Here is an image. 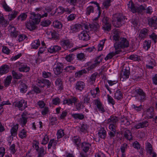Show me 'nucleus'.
Returning <instances> with one entry per match:
<instances>
[{
    "mask_svg": "<svg viewBox=\"0 0 157 157\" xmlns=\"http://www.w3.org/2000/svg\"><path fill=\"white\" fill-rule=\"evenodd\" d=\"M35 149L37 151L38 155V157H43L45 155L44 149L43 147H40L39 148L38 145H35Z\"/></svg>",
    "mask_w": 157,
    "mask_h": 157,
    "instance_id": "nucleus-22",
    "label": "nucleus"
},
{
    "mask_svg": "<svg viewBox=\"0 0 157 157\" xmlns=\"http://www.w3.org/2000/svg\"><path fill=\"white\" fill-rule=\"evenodd\" d=\"M83 103L89 104L90 102V96L88 94H86L83 97Z\"/></svg>",
    "mask_w": 157,
    "mask_h": 157,
    "instance_id": "nucleus-49",
    "label": "nucleus"
},
{
    "mask_svg": "<svg viewBox=\"0 0 157 157\" xmlns=\"http://www.w3.org/2000/svg\"><path fill=\"white\" fill-rule=\"evenodd\" d=\"M60 102V100L58 97H56L53 98L52 101V102L53 104L55 105H59Z\"/></svg>",
    "mask_w": 157,
    "mask_h": 157,
    "instance_id": "nucleus-57",
    "label": "nucleus"
},
{
    "mask_svg": "<svg viewBox=\"0 0 157 157\" xmlns=\"http://www.w3.org/2000/svg\"><path fill=\"white\" fill-rule=\"evenodd\" d=\"M151 44V40H145L144 43L143 47L146 50H147L150 48Z\"/></svg>",
    "mask_w": 157,
    "mask_h": 157,
    "instance_id": "nucleus-48",
    "label": "nucleus"
},
{
    "mask_svg": "<svg viewBox=\"0 0 157 157\" xmlns=\"http://www.w3.org/2000/svg\"><path fill=\"white\" fill-rule=\"evenodd\" d=\"M154 108L151 107H150L147 109L146 115L149 119L152 118L154 117Z\"/></svg>",
    "mask_w": 157,
    "mask_h": 157,
    "instance_id": "nucleus-32",
    "label": "nucleus"
},
{
    "mask_svg": "<svg viewBox=\"0 0 157 157\" xmlns=\"http://www.w3.org/2000/svg\"><path fill=\"white\" fill-rule=\"evenodd\" d=\"M119 121L118 118L116 116L112 115L107 120V124H109L110 123L117 124Z\"/></svg>",
    "mask_w": 157,
    "mask_h": 157,
    "instance_id": "nucleus-20",
    "label": "nucleus"
},
{
    "mask_svg": "<svg viewBox=\"0 0 157 157\" xmlns=\"http://www.w3.org/2000/svg\"><path fill=\"white\" fill-rule=\"evenodd\" d=\"M113 25L116 27L119 28L121 27L127 18L125 16L120 13H117L113 15Z\"/></svg>",
    "mask_w": 157,
    "mask_h": 157,
    "instance_id": "nucleus-2",
    "label": "nucleus"
},
{
    "mask_svg": "<svg viewBox=\"0 0 157 157\" xmlns=\"http://www.w3.org/2000/svg\"><path fill=\"white\" fill-rule=\"evenodd\" d=\"M89 26L91 30L96 32H97L98 31L100 28L99 24L97 22H94L92 24H90Z\"/></svg>",
    "mask_w": 157,
    "mask_h": 157,
    "instance_id": "nucleus-26",
    "label": "nucleus"
},
{
    "mask_svg": "<svg viewBox=\"0 0 157 157\" xmlns=\"http://www.w3.org/2000/svg\"><path fill=\"white\" fill-rule=\"evenodd\" d=\"M94 8L92 6H90L88 7L86 9V14L88 16L90 15L91 13H93L94 12Z\"/></svg>",
    "mask_w": 157,
    "mask_h": 157,
    "instance_id": "nucleus-39",
    "label": "nucleus"
},
{
    "mask_svg": "<svg viewBox=\"0 0 157 157\" xmlns=\"http://www.w3.org/2000/svg\"><path fill=\"white\" fill-rule=\"evenodd\" d=\"M75 55L73 54H69L65 57V59L68 62H71L74 58Z\"/></svg>",
    "mask_w": 157,
    "mask_h": 157,
    "instance_id": "nucleus-60",
    "label": "nucleus"
},
{
    "mask_svg": "<svg viewBox=\"0 0 157 157\" xmlns=\"http://www.w3.org/2000/svg\"><path fill=\"white\" fill-rule=\"evenodd\" d=\"M40 45V43L39 39L34 40L31 44V48L37 49Z\"/></svg>",
    "mask_w": 157,
    "mask_h": 157,
    "instance_id": "nucleus-35",
    "label": "nucleus"
},
{
    "mask_svg": "<svg viewBox=\"0 0 157 157\" xmlns=\"http://www.w3.org/2000/svg\"><path fill=\"white\" fill-rule=\"evenodd\" d=\"M52 23L51 21L49 20H44L40 22V25L44 27H48Z\"/></svg>",
    "mask_w": 157,
    "mask_h": 157,
    "instance_id": "nucleus-40",
    "label": "nucleus"
},
{
    "mask_svg": "<svg viewBox=\"0 0 157 157\" xmlns=\"http://www.w3.org/2000/svg\"><path fill=\"white\" fill-rule=\"evenodd\" d=\"M109 124V129L112 131L116 132V128L117 124L110 123Z\"/></svg>",
    "mask_w": 157,
    "mask_h": 157,
    "instance_id": "nucleus-62",
    "label": "nucleus"
},
{
    "mask_svg": "<svg viewBox=\"0 0 157 157\" xmlns=\"http://www.w3.org/2000/svg\"><path fill=\"white\" fill-rule=\"evenodd\" d=\"M98 135L99 138L105 139L106 137V132L104 128H101L99 130Z\"/></svg>",
    "mask_w": 157,
    "mask_h": 157,
    "instance_id": "nucleus-25",
    "label": "nucleus"
},
{
    "mask_svg": "<svg viewBox=\"0 0 157 157\" xmlns=\"http://www.w3.org/2000/svg\"><path fill=\"white\" fill-rule=\"evenodd\" d=\"M72 140L75 146L77 147V149H80V145L81 144L80 138L77 136H75L73 137Z\"/></svg>",
    "mask_w": 157,
    "mask_h": 157,
    "instance_id": "nucleus-14",
    "label": "nucleus"
},
{
    "mask_svg": "<svg viewBox=\"0 0 157 157\" xmlns=\"http://www.w3.org/2000/svg\"><path fill=\"white\" fill-rule=\"evenodd\" d=\"M7 21L5 19L4 17L2 16L0 17V24L3 26L6 27L8 25Z\"/></svg>",
    "mask_w": 157,
    "mask_h": 157,
    "instance_id": "nucleus-53",
    "label": "nucleus"
},
{
    "mask_svg": "<svg viewBox=\"0 0 157 157\" xmlns=\"http://www.w3.org/2000/svg\"><path fill=\"white\" fill-rule=\"evenodd\" d=\"M53 26L56 28L60 29L62 27V23L57 20L54 21L53 23Z\"/></svg>",
    "mask_w": 157,
    "mask_h": 157,
    "instance_id": "nucleus-41",
    "label": "nucleus"
},
{
    "mask_svg": "<svg viewBox=\"0 0 157 157\" xmlns=\"http://www.w3.org/2000/svg\"><path fill=\"white\" fill-rule=\"evenodd\" d=\"M128 133L126 132H125L124 134V137L126 139L129 140H131L133 139V137L131 132L129 130L128 131Z\"/></svg>",
    "mask_w": 157,
    "mask_h": 157,
    "instance_id": "nucleus-46",
    "label": "nucleus"
},
{
    "mask_svg": "<svg viewBox=\"0 0 157 157\" xmlns=\"http://www.w3.org/2000/svg\"><path fill=\"white\" fill-rule=\"evenodd\" d=\"M13 105L17 107L19 110L23 111L28 106L27 101L22 99L18 101L14 102Z\"/></svg>",
    "mask_w": 157,
    "mask_h": 157,
    "instance_id": "nucleus-7",
    "label": "nucleus"
},
{
    "mask_svg": "<svg viewBox=\"0 0 157 157\" xmlns=\"http://www.w3.org/2000/svg\"><path fill=\"white\" fill-rule=\"evenodd\" d=\"M128 58L131 60L134 61H139L141 60L140 56H139L136 55H131L129 56Z\"/></svg>",
    "mask_w": 157,
    "mask_h": 157,
    "instance_id": "nucleus-51",
    "label": "nucleus"
},
{
    "mask_svg": "<svg viewBox=\"0 0 157 157\" xmlns=\"http://www.w3.org/2000/svg\"><path fill=\"white\" fill-rule=\"evenodd\" d=\"M15 144H13L10 147L9 150H10V154H14L16 152L17 150L15 148Z\"/></svg>",
    "mask_w": 157,
    "mask_h": 157,
    "instance_id": "nucleus-61",
    "label": "nucleus"
},
{
    "mask_svg": "<svg viewBox=\"0 0 157 157\" xmlns=\"http://www.w3.org/2000/svg\"><path fill=\"white\" fill-rule=\"evenodd\" d=\"M18 135L21 139L25 138L26 137V132L25 131V129H23L21 131L19 132Z\"/></svg>",
    "mask_w": 157,
    "mask_h": 157,
    "instance_id": "nucleus-63",
    "label": "nucleus"
},
{
    "mask_svg": "<svg viewBox=\"0 0 157 157\" xmlns=\"http://www.w3.org/2000/svg\"><path fill=\"white\" fill-rule=\"evenodd\" d=\"M18 124H17L14 125L10 130L11 136H15L17 135V132L18 128Z\"/></svg>",
    "mask_w": 157,
    "mask_h": 157,
    "instance_id": "nucleus-31",
    "label": "nucleus"
},
{
    "mask_svg": "<svg viewBox=\"0 0 157 157\" xmlns=\"http://www.w3.org/2000/svg\"><path fill=\"white\" fill-rule=\"evenodd\" d=\"M85 86V85L84 82L79 81L76 83L75 87L76 90L81 91L84 89Z\"/></svg>",
    "mask_w": 157,
    "mask_h": 157,
    "instance_id": "nucleus-17",
    "label": "nucleus"
},
{
    "mask_svg": "<svg viewBox=\"0 0 157 157\" xmlns=\"http://www.w3.org/2000/svg\"><path fill=\"white\" fill-rule=\"evenodd\" d=\"M148 24L150 27H155L157 25V17L154 16L152 17L147 18Z\"/></svg>",
    "mask_w": 157,
    "mask_h": 157,
    "instance_id": "nucleus-13",
    "label": "nucleus"
},
{
    "mask_svg": "<svg viewBox=\"0 0 157 157\" xmlns=\"http://www.w3.org/2000/svg\"><path fill=\"white\" fill-rule=\"evenodd\" d=\"M146 150L147 152L150 155H152V157H157L156 154L155 152H153V148L151 144L148 142L146 146Z\"/></svg>",
    "mask_w": 157,
    "mask_h": 157,
    "instance_id": "nucleus-16",
    "label": "nucleus"
},
{
    "mask_svg": "<svg viewBox=\"0 0 157 157\" xmlns=\"http://www.w3.org/2000/svg\"><path fill=\"white\" fill-rule=\"evenodd\" d=\"M61 48L58 45H53L51 46L48 49V52L51 53H55L58 52L61 50Z\"/></svg>",
    "mask_w": 157,
    "mask_h": 157,
    "instance_id": "nucleus-19",
    "label": "nucleus"
},
{
    "mask_svg": "<svg viewBox=\"0 0 157 157\" xmlns=\"http://www.w3.org/2000/svg\"><path fill=\"white\" fill-rule=\"evenodd\" d=\"M86 73H87V71L86 69H84L79 70L75 72V78L79 77L84 74H86Z\"/></svg>",
    "mask_w": 157,
    "mask_h": 157,
    "instance_id": "nucleus-42",
    "label": "nucleus"
},
{
    "mask_svg": "<svg viewBox=\"0 0 157 157\" xmlns=\"http://www.w3.org/2000/svg\"><path fill=\"white\" fill-rule=\"evenodd\" d=\"M95 104L96 105L99 111L101 113H104L106 110L104 105L101 103L100 101L98 99L95 100Z\"/></svg>",
    "mask_w": 157,
    "mask_h": 157,
    "instance_id": "nucleus-12",
    "label": "nucleus"
},
{
    "mask_svg": "<svg viewBox=\"0 0 157 157\" xmlns=\"http://www.w3.org/2000/svg\"><path fill=\"white\" fill-rule=\"evenodd\" d=\"M63 64L61 63L57 62L54 65L53 71L54 74L57 75H60L61 77L64 76V74L63 73L64 70Z\"/></svg>",
    "mask_w": 157,
    "mask_h": 157,
    "instance_id": "nucleus-5",
    "label": "nucleus"
},
{
    "mask_svg": "<svg viewBox=\"0 0 157 157\" xmlns=\"http://www.w3.org/2000/svg\"><path fill=\"white\" fill-rule=\"evenodd\" d=\"M78 99L75 96H71L70 98H66L63 101V104L68 105H72L73 103L75 104L77 101Z\"/></svg>",
    "mask_w": 157,
    "mask_h": 157,
    "instance_id": "nucleus-10",
    "label": "nucleus"
},
{
    "mask_svg": "<svg viewBox=\"0 0 157 157\" xmlns=\"http://www.w3.org/2000/svg\"><path fill=\"white\" fill-rule=\"evenodd\" d=\"M148 122L145 121H142L139 122L136 124L134 127L136 129H138L140 128H143L144 127H147L148 125Z\"/></svg>",
    "mask_w": 157,
    "mask_h": 157,
    "instance_id": "nucleus-24",
    "label": "nucleus"
},
{
    "mask_svg": "<svg viewBox=\"0 0 157 157\" xmlns=\"http://www.w3.org/2000/svg\"><path fill=\"white\" fill-rule=\"evenodd\" d=\"M127 5L129 10H130L133 13L137 12L141 13L145 10V8L146 7L145 4L140 5L139 7H136L135 6L134 3L131 0L128 1Z\"/></svg>",
    "mask_w": 157,
    "mask_h": 157,
    "instance_id": "nucleus-3",
    "label": "nucleus"
},
{
    "mask_svg": "<svg viewBox=\"0 0 157 157\" xmlns=\"http://www.w3.org/2000/svg\"><path fill=\"white\" fill-rule=\"evenodd\" d=\"M76 67L72 65H68L64 68V70L66 72L69 73H72V71L75 70Z\"/></svg>",
    "mask_w": 157,
    "mask_h": 157,
    "instance_id": "nucleus-43",
    "label": "nucleus"
},
{
    "mask_svg": "<svg viewBox=\"0 0 157 157\" xmlns=\"http://www.w3.org/2000/svg\"><path fill=\"white\" fill-rule=\"evenodd\" d=\"M26 13H21L17 18V20H21V21H25L27 17Z\"/></svg>",
    "mask_w": 157,
    "mask_h": 157,
    "instance_id": "nucleus-47",
    "label": "nucleus"
},
{
    "mask_svg": "<svg viewBox=\"0 0 157 157\" xmlns=\"http://www.w3.org/2000/svg\"><path fill=\"white\" fill-rule=\"evenodd\" d=\"M129 67H125L124 66L123 67L122 71H121V79L123 78L122 81L124 80H126L129 78L130 74Z\"/></svg>",
    "mask_w": 157,
    "mask_h": 157,
    "instance_id": "nucleus-9",
    "label": "nucleus"
},
{
    "mask_svg": "<svg viewBox=\"0 0 157 157\" xmlns=\"http://www.w3.org/2000/svg\"><path fill=\"white\" fill-rule=\"evenodd\" d=\"M88 126L86 124H82L81 126L80 131L82 132H87L88 130Z\"/></svg>",
    "mask_w": 157,
    "mask_h": 157,
    "instance_id": "nucleus-54",
    "label": "nucleus"
},
{
    "mask_svg": "<svg viewBox=\"0 0 157 157\" xmlns=\"http://www.w3.org/2000/svg\"><path fill=\"white\" fill-rule=\"evenodd\" d=\"M135 92L136 94L134 97L136 100L141 102H143L146 100V94L142 89L140 88L136 89Z\"/></svg>",
    "mask_w": 157,
    "mask_h": 157,
    "instance_id": "nucleus-6",
    "label": "nucleus"
},
{
    "mask_svg": "<svg viewBox=\"0 0 157 157\" xmlns=\"http://www.w3.org/2000/svg\"><path fill=\"white\" fill-rule=\"evenodd\" d=\"M123 94L119 89H118L114 93V98L118 100H121L123 98Z\"/></svg>",
    "mask_w": 157,
    "mask_h": 157,
    "instance_id": "nucleus-28",
    "label": "nucleus"
},
{
    "mask_svg": "<svg viewBox=\"0 0 157 157\" xmlns=\"http://www.w3.org/2000/svg\"><path fill=\"white\" fill-rule=\"evenodd\" d=\"M78 38L79 40L84 41H87L90 39L89 35L84 31H82L78 36Z\"/></svg>",
    "mask_w": 157,
    "mask_h": 157,
    "instance_id": "nucleus-15",
    "label": "nucleus"
},
{
    "mask_svg": "<svg viewBox=\"0 0 157 157\" xmlns=\"http://www.w3.org/2000/svg\"><path fill=\"white\" fill-rule=\"evenodd\" d=\"M131 107L132 109H134V111L137 112H140L143 109V105H142L137 106L135 104H132L131 105Z\"/></svg>",
    "mask_w": 157,
    "mask_h": 157,
    "instance_id": "nucleus-38",
    "label": "nucleus"
},
{
    "mask_svg": "<svg viewBox=\"0 0 157 157\" xmlns=\"http://www.w3.org/2000/svg\"><path fill=\"white\" fill-rule=\"evenodd\" d=\"M121 37L120 36L118 31L115 30L114 32L113 35V41L115 43L118 42Z\"/></svg>",
    "mask_w": 157,
    "mask_h": 157,
    "instance_id": "nucleus-34",
    "label": "nucleus"
},
{
    "mask_svg": "<svg viewBox=\"0 0 157 157\" xmlns=\"http://www.w3.org/2000/svg\"><path fill=\"white\" fill-rule=\"evenodd\" d=\"M30 70V67L27 65L25 64H21L18 68L19 71L21 72H29Z\"/></svg>",
    "mask_w": 157,
    "mask_h": 157,
    "instance_id": "nucleus-23",
    "label": "nucleus"
},
{
    "mask_svg": "<svg viewBox=\"0 0 157 157\" xmlns=\"http://www.w3.org/2000/svg\"><path fill=\"white\" fill-rule=\"evenodd\" d=\"M9 70L10 67L8 65L6 64L2 65L0 67V74H5L9 71Z\"/></svg>",
    "mask_w": 157,
    "mask_h": 157,
    "instance_id": "nucleus-21",
    "label": "nucleus"
},
{
    "mask_svg": "<svg viewBox=\"0 0 157 157\" xmlns=\"http://www.w3.org/2000/svg\"><path fill=\"white\" fill-rule=\"evenodd\" d=\"M2 6L5 10L6 12H9L12 11V9L7 5L5 1L2 4Z\"/></svg>",
    "mask_w": 157,
    "mask_h": 157,
    "instance_id": "nucleus-50",
    "label": "nucleus"
},
{
    "mask_svg": "<svg viewBox=\"0 0 157 157\" xmlns=\"http://www.w3.org/2000/svg\"><path fill=\"white\" fill-rule=\"evenodd\" d=\"M81 147L82 148V150L84 153H86L88 151L91 147V144L88 143L83 142L81 144Z\"/></svg>",
    "mask_w": 157,
    "mask_h": 157,
    "instance_id": "nucleus-18",
    "label": "nucleus"
},
{
    "mask_svg": "<svg viewBox=\"0 0 157 157\" xmlns=\"http://www.w3.org/2000/svg\"><path fill=\"white\" fill-rule=\"evenodd\" d=\"M98 75V73L97 72H95L93 74L90 78V82H94L96 80V78Z\"/></svg>",
    "mask_w": 157,
    "mask_h": 157,
    "instance_id": "nucleus-64",
    "label": "nucleus"
},
{
    "mask_svg": "<svg viewBox=\"0 0 157 157\" xmlns=\"http://www.w3.org/2000/svg\"><path fill=\"white\" fill-rule=\"evenodd\" d=\"M19 12L15 10L11 11L8 15V18L10 21H11L14 19L17 16Z\"/></svg>",
    "mask_w": 157,
    "mask_h": 157,
    "instance_id": "nucleus-27",
    "label": "nucleus"
},
{
    "mask_svg": "<svg viewBox=\"0 0 157 157\" xmlns=\"http://www.w3.org/2000/svg\"><path fill=\"white\" fill-rule=\"evenodd\" d=\"M129 45V42L126 38L121 37L119 41L114 43V47L115 49H124L128 47Z\"/></svg>",
    "mask_w": 157,
    "mask_h": 157,
    "instance_id": "nucleus-4",
    "label": "nucleus"
},
{
    "mask_svg": "<svg viewBox=\"0 0 157 157\" xmlns=\"http://www.w3.org/2000/svg\"><path fill=\"white\" fill-rule=\"evenodd\" d=\"M111 0H105L104 1L103 3V5L104 8L107 9L111 5Z\"/></svg>",
    "mask_w": 157,
    "mask_h": 157,
    "instance_id": "nucleus-52",
    "label": "nucleus"
},
{
    "mask_svg": "<svg viewBox=\"0 0 157 157\" xmlns=\"http://www.w3.org/2000/svg\"><path fill=\"white\" fill-rule=\"evenodd\" d=\"M28 119L27 117H22L20 118V122L22 126H24L25 125L27 122Z\"/></svg>",
    "mask_w": 157,
    "mask_h": 157,
    "instance_id": "nucleus-56",
    "label": "nucleus"
},
{
    "mask_svg": "<svg viewBox=\"0 0 157 157\" xmlns=\"http://www.w3.org/2000/svg\"><path fill=\"white\" fill-rule=\"evenodd\" d=\"M27 86L25 84L22 82L20 86V92L25 93L27 91Z\"/></svg>",
    "mask_w": 157,
    "mask_h": 157,
    "instance_id": "nucleus-37",
    "label": "nucleus"
},
{
    "mask_svg": "<svg viewBox=\"0 0 157 157\" xmlns=\"http://www.w3.org/2000/svg\"><path fill=\"white\" fill-rule=\"evenodd\" d=\"M49 140V136L47 135H45L41 141V144L44 145L47 144Z\"/></svg>",
    "mask_w": 157,
    "mask_h": 157,
    "instance_id": "nucleus-55",
    "label": "nucleus"
},
{
    "mask_svg": "<svg viewBox=\"0 0 157 157\" xmlns=\"http://www.w3.org/2000/svg\"><path fill=\"white\" fill-rule=\"evenodd\" d=\"M12 79V77L11 75H8L7 76L4 82V85L5 87H7L9 86L11 83Z\"/></svg>",
    "mask_w": 157,
    "mask_h": 157,
    "instance_id": "nucleus-36",
    "label": "nucleus"
},
{
    "mask_svg": "<svg viewBox=\"0 0 157 157\" xmlns=\"http://www.w3.org/2000/svg\"><path fill=\"white\" fill-rule=\"evenodd\" d=\"M130 21L134 27H136L138 25L139 21L137 18H132L130 20Z\"/></svg>",
    "mask_w": 157,
    "mask_h": 157,
    "instance_id": "nucleus-58",
    "label": "nucleus"
},
{
    "mask_svg": "<svg viewBox=\"0 0 157 157\" xmlns=\"http://www.w3.org/2000/svg\"><path fill=\"white\" fill-rule=\"evenodd\" d=\"M71 115L75 120H82L84 118V115L81 113H71Z\"/></svg>",
    "mask_w": 157,
    "mask_h": 157,
    "instance_id": "nucleus-29",
    "label": "nucleus"
},
{
    "mask_svg": "<svg viewBox=\"0 0 157 157\" xmlns=\"http://www.w3.org/2000/svg\"><path fill=\"white\" fill-rule=\"evenodd\" d=\"M32 88L34 91V92L36 93V94H39L41 92V90L40 88L36 85L32 86Z\"/></svg>",
    "mask_w": 157,
    "mask_h": 157,
    "instance_id": "nucleus-59",
    "label": "nucleus"
},
{
    "mask_svg": "<svg viewBox=\"0 0 157 157\" xmlns=\"http://www.w3.org/2000/svg\"><path fill=\"white\" fill-rule=\"evenodd\" d=\"M12 74L14 79H20L22 78L23 76L22 74L20 73H17L14 70H13L12 71Z\"/></svg>",
    "mask_w": 157,
    "mask_h": 157,
    "instance_id": "nucleus-33",
    "label": "nucleus"
},
{
    "mask_svg": "<svg viewBox=\"0 0 157 157\" xmlns=\"http://www.w3.org/2000/svg\"><path fill=\"white\" fill-rule=\"evenodd\" d=\"M61 45L63 48L67 50L72 47L73 44L68 40H64L61 41Z\"/></svg>",
    "mask_w": 157,
    "mask_h": 157,
    "instance_id": "nucleus-11",
    "label": "nucleus"
},
{
    "mask_svg": "<svg viewBox=\"0 0 157 157\" xmlns=\"http://www.w3.org/2000/svg\"><path fill=\"white\" fill-rule=\"evenodd\" d=\"M81 28V25L79 24H75L70 26V29L72 31V32L75 33L78 32Z\"/></svg>",
    "mask_w": 157,
    "mask_h": 157,
    "instance_id": "nucleus-30",
    "label": "nucleus"
},
{
    "mask_svg": "<svg viewBox=\"0 0 157 157\" xmlns=\"http://www.w3.org/2000/svg\"><path fill=\"white\" fill-rule=\"evenodd\" d=\"M55 84L59 88V89L61 90L63 88L62 82L61 78H58L55 81Z\"/></svg>",
    "mask_w": 157,
    "mask_h": 157,
    "instance_id": "nucleus-44",
    "label": "nucleus"
},
{
    "mask_svg": "<svg viewBox=\"0 0 157 157\" xmlns=\"http://www.w3.org/2000/svg\"><path fill=\"white\" fill-rule=\"evenodd\" d=\"M30 14V20L26 25V27L28 29L32 31L37 29L36 25L39 24L40 22L41 18L37 13L31 12Z\"/></svg>",
    "mask_w": 157,
    "mask_h": 157,
    "instance_id": "nucleus-1",
    "label": "nucleus"
},
{
    "mask_svg": "<svg viewBox=\"0 0 157 157\" xmlns=\"http://www.w3.org/2000/svg\"><path fill=\"white\" fill-rule=\"evenodd\" d=\"M36 82L37 86L41 88H44L45 86H47V88H49L52 86L51 82L47 79H38L37 80Z\"/></svg>",
    "mask_w": 157,
    "mask_h": 157,
    "instance_id": "nucleus-8",
    "label": "nucleus"
},
{
    "mask_svg": "<svg viewBox=\"0 0 157 157\" xmlns=\"http://www.w3.org/2000/svg\"><path fill=\"white\" fill-rule=\"evenodd\" d=\"M102 29L105 32H109L111 29V25L110 23L103 25Z\"/></svg>",
    "mask_w": 157,
    "mask_h": 157,
    "instance_id": "nucleus-45",
    "label": "nucleus"
}]
</instances>
